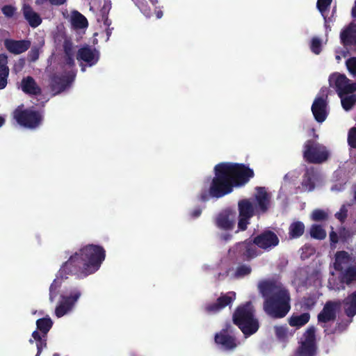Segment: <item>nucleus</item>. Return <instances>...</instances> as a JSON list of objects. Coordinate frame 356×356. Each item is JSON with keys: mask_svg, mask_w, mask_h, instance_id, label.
<instances>
[{"mask_svg": "<svg viewBox=\"0 0 356 356\" xmlns=\"http://www.w3.org/2000/svg\"><path fill=\"white\" fill-rule=\"evenodd\" d=\"M105 259L102 247L95 245H86L72 255L61 267L49 287V300L54 302L61 286L64 274L80 273L83 276L94 273Z\"/></svg>", "mask_w": 356, "mask_h": 356, "instance_id": "nucleus-1", "label": "nucleus"}, {"mask_svg": "<svg viewBox=\"0 0 356 356\" xmlns=\"http://www.w3.org/2000/svg\"><path fill=\"white\" fill-rule=\"evenodd\" d=\"M258 287L265 300V312L275 318L284 317L291 309L288 289L280 282L271 280L261 282Z\"/></svg>", "mask_w": 356, "mask_h": 356, "instance_id": "nucleus-2", "label": "nucleus"}, {"mask_svg": "<svg viewBox=\"0 0 356 356\" xmlns=\"http://www.w3.org/2000/svg\"><path fill=\"white\" fill-rule=\"evenodd\" d=\"M278 243L279 239L277 235L270 231H267L255 237L253 243L245 241L237 244L230 250L229 254H234L237 259L250 260L259 254L255 245L268 250L277 246Z\"/></svg>", "mask_w": 356, "mask_h": 356, "instance_id": "nucleus-3", "label": "nucleus"}, {"mask_svg": "<svg viewBox=\"0 0 356 356\" xmlns=\"http://www.w3.org/2000/svg\"><path fill=\"white\" fill-rule=\"evenodd\" d=\"M233 321L246 337L255 333L259 327L258 320L254 315L253 307L250 302L236 309L233 314Z\"/></svg>", "mask_w": 356, "mask_h": 356, "instance_id": "nucleus-4", "label": "nucleus"}, {"mask_svg": "<svg viewBox=\"0 0 356 356\" xmlns=\"http://www.w3.org/2000/svg\"><path fill=\"white\" fill-rule=\"evenodd\" d=\"M233 190V184L222 163L217 164L214 167V177L210 184L211 197L221 198L231 193Z\"/></svg>", "mask_w": 356, "mask_h": 356, "instance_id": "nucleus-5", "label": "nucleus"}, {"mask_svg": "<svg viewBox=\"0 0 356 356\" xmlns=\"http://www.w3.org/2000/svg\"><path fill=\"white\" fill-rule=\"evenodd\" d=\"M222 164L234 188L245 186L254 176L253 170L243 163L223 162Z\"/></svg>", "mask_w": 356, "mask_h": 356, "instance_id": "nucleus-6", "label": "nucleus"}, {"mask_svg": "<svg viewBox=\"0 0 356 356\" xmlns=\"http://www.w3.org/2000/svg\"><path fill=\"white\" fill-rule=\"evenodd\" d=\"M24 105L19 106L13 112L16 122L22 127L30 129L38 127L43 121L42 113L33 107L23 108Z\"/></svg>", "mask_w": 356, "mask_h": 356, "instance_id": "nucleus-7", "label": "nucleus"}, {"mask_svg": "<svg viewBox=\"0 0 356 356\" xmlns=\"http://www.w3.org/2000/svg\"><path fill=\"white\" fill-rule=\"evenodd\" d=\"M82 292L78 287H72L63 291L55 309V315L58 318L70 313L76 307Z\"/></svg>", "mask_w": 356, "mask_h": 356, "instance_id": "nucleus-8", "label": "nucleus"}, {"mask_svg": "<svg viewBox=\"0 0 356 356\" xmlns=\"http://www.w3.org/2000/svg\"><path fill=\"white\" fill-rule=\"evenodd\" d=\"M329 157V152L326 147L313 140H308L303 147V158L309 163H322Z\"/></svg>", "mask_w": 356, "mask_h": 356, "instance_id": "nucleus-9", "label": "nucleus"}, {"mask_svg": "<svg viewBox=\"0 0 356 356\" xmlns=\"http://www.w3.org/2000/svg\"><path fill=\"white\" fill-rule=\"evenodd\" d=\"M329 84L339 97L356 92V81L352 82L345 74L339 72H334L330 75Z\"/></svg>", "mask_w": 356, "mask_h": 356, "instance_id": "nucleus-10", "label": "nucleus"}, {"mask_svg": "<svg viewBox=\"0 0 356 356\" xmlns=\"http://www.w3.org/2000/svg\"><path fill=\"white\" fill-rule=\"evenodd\" d=\"M37 327L42 332L40 335L37 331H34L32 334V338L30 339V343L36 342L38 353L35 356H40V353L43 348L46 347V335L52 326V321L50 318H40L36 322Z\"/></svg>", "mask_w": 356, "mask_h": 356, "instance_id": "nucleus-11", "label": "nucleus"}, {"mask_svg": "<svg viewBox=\"0 0 356 356\" xmlns=\"http://www.w3.org/2000/svg\"><path fill=\"white\" fill-rule=\"evenodd\" d=\"M75 73L67 72L59 75L54 74L50 78V89L53 94L58 95L64 91L74 80Z\"/></svg>", "mask_w": 356, "mask_h": 356, "instance_id": "nucleus-12", "label": "nucleus"}, {"mask_svg": "<svg viewBox=\"0 0 356 356\" xmlns=\"http://www.w3.org/2000/svg\"><path fill=\"white\" fill-rule=\"evenodd\" d=\"M314 327L308 328L303 334L300 345L293 356H314L315 352Z\"/></svg>", "mask_w": 356, "mask_h": 356, "instance_id": "nucleus-13", "label": "nucleus"}, {"mask_svg": "<svg viewBox=\"0 0 356 356\" xmlns=\"http://www.w3.org/2000/svg\"><path fill=\"white\" fill-rule=\"evenodd\" d=\"M356 282V268H348L341 273V277H335L333 275L329 280L328 287L331 290L340 291L345 289L344 283L347 284Z\"/></svg>", "mask_w": 356, "mask_h": 356, "instance_id": "nucleus-14", "label": "nucleus"}, {"mask_svg": "<svg viewBox=\"0 0 356 356\" xmlns=\"http://www.w3.org/2000/svg\"><path fill=\"white\" fill-rule=\"evenodd\" d=\"M232 330L231 325H227L226 328L223 329L215 336L216 343L224 350H232L235 348L239 343L232 335Z\"/></svg>", "mask_w": 356, "mask_h": 356, "instance_id": "nucleus-15", "label": "nucleus"}, {"mask_svg": "<svg viewBox=\"0 0 356 356\" xmlns=\"http://www.w3.org/2000/svg\"><path fill=\"white\" fill-rule=\"evenodd\" d=\"M238 222H248L254 216H259V213L248 199H243L238 202Z\"/></svg>", "mask_w": 356, "mask_h": 356, "instance_id": "nucleus-16", "label": "nucleus"}, {"mask_svg": "<svg viewBox=\"0 0 356 356\" xmlns=\"http://www.w3.org/2000/svg\"><path fill=\"white\" fill-rule=\"evenodd\" d=\"M76 59L86 63L90 67L95 65L99 59V51L95 47L86 45L78 50Z\"/></svg>", "mask_w": 356, "mask_h": 356, "instance_id": "nucleus-17", "label": "nucleus"}, {"mask_svg": "<svg viewBox=\"0 0 356 356\" xmlns=\"http://www.w3.org/2000/svg\"><path fill=\"white\" fill-rule=\"evenodd\" d=\"M327 95L325 97L323 96L316 97L312 105L311 109L314 117L315 120L319 123L324 122L328 115L327 112Z\"/></svg>", "mask_w": 356, "mask_h": 356, "instance_id": "nucleus-18", "label": "nucleus"}, {"mask_svg": "<svg viewBox=\"0 0 356 356\" xmlns=\"http://www.w3.org/2000/svg\"><path fill=\"white\" fill-rule=\"evenodd\" d=\"M254 198L257 202L255 207L259 214L265 213L270 207V195L266 191L265 187L257 186Z\"/></svg>", "mask_w": 356, "mask_h": 356, "instance_id": "nucleus-19", "label": "nucleus"}, {"mask_svg": "<svg viewBox=\"0 0 356 356\" xmlns=\"http://www.w3.org/2000/svg\"><path fill=\"white\" fill-rule=\"evenodd\" d=\"M340 306L339 301L327 302L318 316L319 323L324 327L325 323L333 321L336 316V311L339 309Z\"/></svg>", "mask_w": 356, "mask_h": 356, "instance_id": "nucleus-20", "label": "nucleus"}, {"mask_svg": "<svg viewBox=\"0 0 356 356\" xmlns=\"http://www.w3.org/2000/svg\"><path fill=\"white\" fill-rule=\"evenodd\" d=\"M235 298L236 293L234 291H229L220 296L216 302L207 305L205 310L210 314L216 313L230 305Z\"/></svg>", "mask_w": 356, "mask_h": 356, "instance_id": "nucleus-21", "label": "nucleus"}, {"mask_svg": "<svg viewBox=\"0 0 356 356\" xmlns=\"http://www.w3.org/2000/svg\"><path fill=\"white\" fill-rule=\"evenodd\" d=\"M352 262L353 257L350 254L346 251H339L335 254L333 266L335 270L342 273L348 268H356V266H350Z\"/></svg>", "mask_w": 356, "mask_h": 356, "instance_id": "nucleus-22", "label": "nucleus"}, {"mask_svg": "<svg viewBox=\"0 0 356 356\" xmlns=\"http://www.w3.org/2000/svg\"><path fill=\"white\" fill-rule=\"evenodd\" d=\"M4 45L9 52L14 54H20L30 48L31 42L26 40H15L7 39L4 42Z\"/></svg>", "mask_w": 356, "mask_h": 356, "instance_id": "nucleus-23", "label": "nucleus"}, {"mask_svg": "<svg viewBox=\"0 0 356 356\" xmlns=\"http://www.w3.org/2000/svg\"><path fill=\"white\" fill-rule=\"evenodd\" d=\"M341 42L344 47H354L356 51V25L350 24L340 33Z\"/></svg>", "mask_w": 356, "mask_h": 356, "instance_id": "nucleus-24", "label": "nucleus"}, {"mask_svg": "<svg viewBox=\"0 0 356 356\" xmlns=\"http://www.w3.org/2000/svg\"><path fill=\"white\" fill-rule=\"evenodd\" d=\"M22 13L24 19L32 28H36L41 24L42 22L41 17L33 10L29 4L23 5Z\"/></svg>", "mask_w": 356, "mask_h": 356, "instance_id": "nucleus-25", "label": "nucleus"}, {"mask_svg": "<svg viewBox=\"0 0 356 356\" xmlns=\"http://www.w3.org/2000/svg\"><path fill=\"white\" fill-rule=\"evenodd\" d=\"M22 91L28 95H38L41 94V88L38 86L35 79L30 76L24 77L21 81Z\"/></svg>", "mask_w": 356, "mask_h": 356, "instance_id": "nucleus-26", "label": "nucleus"}, {"mask_svg": "<svg viewBox=\"0 0 356 356\" xmlns=\"http://www.w3.org/2000/svg\"><path fill=\"white\" fill-rule=\"evenodd\" d=\"M70 23L76 29H84L88 26L86 17L77 10L71 13Z\"/></svg>", "mask_w": 356, "mask_h": 356, "instance_id": "nucleus-27", "label": "nucleus"}, {"mask_svg": "<svg viewBox=\"0 0 356 356\" xmlns=\"http://www.w3.org/2000/svg\"><path fill=\"white\" fill-rule=\"evenodd\" d=\"M346 314L348 316L356 314V291L348 295L343 301Z\"/></svg>", "mask_w": 356, "mask_h": 356, "instance_id": "nucleus-28", "label": "nucleus"}, {"mask_svg": "<svg viewBox=\"0 0 356 356\" xmlns=\"http://www.w3.org/2000/svg\"><path fill=\"white\" fill-rule=\"evenodd\" d=\"M309 318L310 315L308 313H303L301 314H293L288 321L291 326L299 328L307 323Z\"/></svg>", "mask_w": 356, "mask_h": 356, "instance_id": "nucleus-29", "label": "nucleus"}, {"mask_svg": "<svg viewBox=\"0 0 356 356\" xmlns=\"http://www.w3.org/2000/svg\"><path fill=\"white\" fill-rule=\"evenodd\" d=\"M275 334L277 339L283 343H286L288 339L293 335V332L290 331L286 325H277L274 327Z\"/></svg>", "mask_w": 356, "mask_h": 356, "instance_id": "nucleus-30", "label": "nucleus"}, {"mask_svg": "<svg viewBox=\"0 0 356 356\" xmlns=\"http://www.w3.org/2000/svg\"><path fill=\"white\" fill-rule=\"evenodd\" d=\"M236 217V212L231 208H227L218 213L216 222H234Z\"/></svg>", "mask_w": 356, "mask_h": 356, "instance_id": "nucleus-31", "label": "nucleus"}, {"mask_svg": "<svg viewBox=\"0 0 356 356\" xmlns=\"http://www.w3.org/2000/svg\"><path fill=\"white\" fill-rule=\"evenodd\" d=\"M349 236V231L342 226L339 228L332 227V232L330 234V241L334 244L338 242L339 238L345 240Z\"/></svg>", "mask_w": 356, "mask_h": 356, "instance_id": "nucleus-32", "label": "nucleus"}, {"mask_svg": "<svg viewBox=\"0 0 356 356\" xmlns=\"http://www.w3.org/2000/svg\"><path fill=\"white\" fill-rule=\"evenodd\" d=\"M330 212L328 209H316L310 215V220L314 222H325L329 220Z\"/></svg>", "mask_w": 356, "mask_h": 356, "instance_id": "nucleus-33", "label": "nucleus"}, {"mask_svg": "<svg viewBox=\"0 0 356 356\" xmlns=\"http://www.w3.org/2000/svg\"><path fill=\"white\" fill-rule=\"evenodd\" d=\"M341 106L345 111L350 110L356 104V94L350 93L340 97Z\"/></svg>", "mask_w": 356, "mask_h": 356, "instance_id": "nucleus-34", "label": "nucleus"}, {"mask_svg": "<svg viewBox=\"0 0 356 356\" xmlns=\"http://www.w3.org/2000/svg\"><path fill=\"white\" fill-rule=\"evenodd\" d=\"M252 271L251 267L248 264L238 266L233 273L231 274L235 278H243L250 274Z\"/></svg>", "mask_w": 356, "mask_h": 356, "instance_id": "nucleus-35", "label": "nucleus"}, {"mask_svg": "<svg viewBox=\"0 0 356 356\" xmlns=\"http://www.w3.org/2000/svg\"><path fill=\"white\" fill-rule=\"evenodd\" d=\"M353 203L348 202L343 204L339 211L334 214L335 218L340 222H344L347 216L348 211L352 208Z\"/></svg>", "mask_w": 356, "mask_h": 356, "instance_id": "nucleus-36", "label": "nucleus"}, {"mask_svg": "<svg viewBox=\"0 0 356 356\" xmlns=\"http://www.w3.org/2000/svg\"><path fill=\"white\" fill-rule=\"evenodd\" d=\"M312 237L316 239H323L326 236V232L321 225H314L310 229Z\"/></svg>", "mask_w": 356, "mask_h": 356, "instance_id": "nucleus-37", "label": "nucleus"}, {"mask_svg": "<svg viewBox=\"0 0 356 356\" xmlns=\"http://www.w3.org/2000/svg\"><path fill=\"white\" fill-rule=\"evenodd\" d=\"M305 231L303 224H291L289 228V234L291 238H297L300 236Z\"/></svg>", "mask_w": 356, "mask_h": 356, "instance_id": "nucleus-38", "label": "nucleus"}, {"mask_svg": "<svg viewBox=\"0 0 356 356\" xmlns=\"http://www.w3.org/2000/svg\"><path fill=\"white\" fill-rule=\"evenodd\" d=\"M111 1H109L108 3L105 2L104 6L101 10L102 20L104 21V24L106 26H109L111 24V20L108 19V11L111 9Z\"/></svg>", "mask_w": 356, "mask_h": 356, "instance_id": "nucleus-39", "label": "nucleus"}, {"mask_svg": "<svg viewBox=\"0 0 356 356\" xmlns=\"http://www.w3.org/2000/svg\"><path fill=\"white\" fill-rule=\"evenodd\" d=\"M311 51L316 54L318 55L322 50V43L321 40L318 38H313L311 41V45H310Z\"/></svg>", "mask_w": 356, "mask_h": 356, "instance_id": "nucleus-40", "label": "nucleus"}, {"mask_svg": "<svg viewBox=\"0 0 356 356\" xmlns=\"http://www.w3.org/2000/svg\"><path fill=\"white\" fill-rule=\"evenodd\" d=\"M63 49L65 55L74 54L73 42L70 38H65L63 43Z\"/></svg>", "mask_w": 356, "mask_h": 356, "instance_id": "nucleus-41", "label": "nucleus"}, {"mask_svg": "<svg viewBox=\"0 0 356 356\" xmlns=\"http://www.w3.org/2000/svg\"><path fill=\"white\" fill-rule=\"evenodd\" d=\"M346 67L354 77H356V57H351L346 61Z\"/></svg>", "mask_w": 356, "mask_h": 356, "instance_id": "nucleus-42", "label": "nucleus"}, {"mask_svg": "<svg viewBox=\"0 0 356 356\" xmlns=\"http://www.w3.org/2000/svg\"><path fill=\"white\" fill-rule=\"evenodd\" d=\"M332 0H317L318 10L324 16V13L329 8Z\"/></svg>", "mask_w": 356, "mask_h": 356, "instance_id": "nucleus-43", "label": "nucleus"}, {"mask_svg": "<svg viewBox=\"0 0 356 356\" xmlns=\"http://www.w3.org/2000/svg\"><path fill=\"white\" fill-rule=\"evenodd\" d=\"M40 56V48L37 46H33L28 53V59L31 62H35Z\"/></svg>", "mask_w": 356, "mask_h": 356, "instance_id": "nucleus-44", "label": "nucleus"}, {"mask_svg": "<svg viewBox=\"0 0 356 356\" xmlns=\"http://www.w3.org/2000/svg\"><path fill=\"white\" fill-rule=\"evenodd\" d=\"M348 143L351 147L356 148V127H353L349 130Z\"/></svg>", "mask_w": 356, "mask_h": 356, "instance_id": "nucleus-45", "label": "nucleus"}, {"mask_svg": "<svg viewBox=\"0 0 356 356\" xmlns=\"http://www.w3.org/2000/svg\"><path fill=\"white\" fill-rule=\"evenodd\" d=\"M16 8L12 5H5L2 7L1 11L2 13L6 17H13L16 13Z\"/></svg>", "mask_w": 356, "mask_h": 356, "instance_id": "nucleus-46", "label": "nucleus"}, {"mask_svg": "<svg viewBox=\"0 0 356 356\" xmlns=\"http://www.w3.org/2000/svg\"><path fill=\"white\" fill-rule=\"evenodd\" d=\"M8 57L6 54H0V70L5 73L9 74V68L7 66Z\"/></svg>", "mask_w": 356, "mask_h": 356, "instance_id": "nucleus-47", "label": "nucleus"}, {"mask_svg": "<svg viewBox=\"0 0 356 356\" xmlns=\"http://www.w3.org/2000/svg\"><path fill=\"white\" fill-rule=\"evenodd\" d=\"M47 2H49L51 5L60 6L66 2V0H35V4L42 6Z\"/></svg>", "mask_w": 356, "mask_h": 356, "instance_id": "nucleus-48", "label": "nucleus"}, {"mask_svg": "<svg viewBox=\"0 0 356 356\" xmlns=\"http://www.w3.org/2000/svg\"><path fill=\"white\" fill-rule=\"evenodd\" d=\"M316 303V298L314 296H311L307 298H305L302 300V307L305 309H311Z\"/></svg>", "mask_w": 356, "mask_h": 356, "instance_id": "nucleus-49", "label": "nucleus"}, {"mask_svg": "<svg viewBox=\"0 0 356 356\" xmlns=\"http://www.w3.org/2000/svg\"><path fill=\"white\" fill-rule=\"evenodd\" d=\"M218 227H219L220 230L221 231V232H231L234 228V225L236 224H218ZM221 235L223 236V238L225 239H227V236H223L222 233H221Z\"/></svg>", "mask_w": 356, "mask_h": 356, "instance_id": "nucleus-50", "label": "nucleus"}, {"mask_svg": "<svg viewBox=\"0 0 356 356\" xmlns=\"http://www.w3.org/2000/svg\"><path fill=\"white\" fill-rule=\"evenodd\" d=\"M211 197V193H210V188H209V190H202L199 195H198V199L199 200H200L201 202H207L209 198Z\"/></svg>", "mask_w": 356, "mask_h": 356, "instance_id": "nucleus-51", "label": "nucleus"}, {"mask_svg": "<svg viewBox=\"0 0 356 356\" xmlns=\"http://www.w3.org/2000/svg\"><path fill=\"white\" fill-rule=\"evenodd\" d=\"M8 74L0 70V90L3 89L6 86Z\"/></svg>", "mask_w": 356, "mask_h": 356, "instance_id": "nucleus-52", "label": "nucleus"}, {"mask_svg": "<svg viewBox=\"0 0 356 356\" xmlns=\"http://www.w3.org/2000/svg\"><path fill=\"white\" fill-rule=\"evenodd\" d=\"M202 209L200 207H197L189 211V216L192 218L195 219V218H198L199 216H200V215L202 214Z\"/></svg>", "mask_w": 356, "mask_h": 356, "instance_id": "nucleus-53", "label": "nucleus"}, {"mask_svg": "<svg viewBox=\"0 0 356 356\" xmlns=\"http://www.w3.org/2000/svg\"><path fill=\"white\" fill-rule=\"evenodd\" d=\"M74 54L65 55V63L70 67H73L74 65Z\"/></svg>", "mask_w": 356, "mask_h": 356, "instance_id": "nucleus-54", "label": "nucleus"}, {"mask_svg": "<svg viewBox=\"0 0 356 356\" xmlns=\"http://www.w3.org/2000/svg\"><path fill=\"white\" fill-rule=\"evenodd\" d=\"M324 17V19H325V26L326 27V29H329V31L331 30V27H330V25L329 24L330 22H332V19L330 18H327L326 17L323 16Z\"/></svg>", "mask_w": 356, "mask_h": 356, "instance_id": "nucleus-55", "label": "nucleus"}, {"mask_svg": "<svg viewBox=\"0 0 356 356\" xmlns=\"http://www.w3.org/2000/svg\"><path fill=\"white\" fill-rule=\"evenodd\" d=\"M238 229L235 231V233L238 232L239 230L244 231L247 229V224H237Z\"/></svg>", "mask_w": 356, "mask_h": 356, "instance_id": "nucleus-56", "label": "nucleus"}, {"mask_svg": "<svg viewBox=\"0 0 356 356\" xmlns=\"http://www.w3.org/2000/svg\"><path fill=\"white\" fill-rule=\"evenodd\" d=\"M155 14H156L157 19H161L163 15V11L160 8H156Z\"/></svg>", "mask_w": 356, "mask_h": 356, "instance_id": "nucleus-57", "label": "nucleus"}, {"mask_svg": "<svg viewBox=\"0 0 356 356\" xmlns=\"http://www.w3.org/2000/svg\"><path fill=\"white\" fill-rule=\"evenodd\" d=\"M351 14L353 17L356 18V0L355 1V6L352 8Z\"/></svg>", "mask_w": 356, "mask_h": 356, "instance_id": "nucleus-58", "label": "nucleus"}, {"mask_svg": "<svg viewBox=\"0 0 356 356\" xmlns=\"http://www.w3.org/2000/svg\"><path fill=\"white\" fill-rule=\"evenodd\" d=\"M6 122L4 117L0 115V127H1Z\"/></svg>", "mask_w": 356, "mask_h": 356, "instance_id": "nucleus-59", "label": "nucleus"}, {"mask_svg": "<svg viewBox=\"0 0 356 356\" xmlns=\"http://www.w3.org/2000/svg\"><path fill=\"white\" fill-rule=\"evenodd\" d=\"M305 249L309 250L310 254H312L313 252V249L310 247L306 246V247H305Z\"/></svg>", "mask_w": 356, "mask_h": 356, "instance_id": "nucleus-60", "label": "nucleus"}, {"mask_svg": "<svg viewBox=\"0 0 356 356\" xmlns=\"http://www.w3.org/2000/svg\"><path fill=\"white\" fill-rule=\"evenodd\" d=\"M143 12L146 16L148 17L149 15V10L147 11L146 10H144Z\"/></svg>", "mask_w": 356, "mask_h": 356, "instance_id": "nucleus-61", "label": "nucleus"}, {"mask_svg": "<svg viewBox=\"0 0 356 356\" xmlns=\"http://www.w3.org/2000/svg\"><path fill=\"white\" fill-rule=\"evenodd\" d=\"M353 201H356V186H355V191H354V199H353Z\"/></svg>", "mask_w": 356, "mask_h": 356, "instance_id": "nucleus-62", "label": "nucleus"}, {"mask_svg": "<svg viewBox=\"0 0 356 356\" xmlns=\"http://www.w3.org/2000/svg\"><path fill=\"white\" fill-rule=\"evenodd\" d=\"M150 1L152 3L153 5H155L158 3V0H150Z\"/></svg>", "mask_w": 356, "mask_h": 356, "instance_id": "nucleus-63", "label": "nucleus"}, {"mask_svg": "<svg viewBox=\"0 0 356 356\" xmlns=\"http://www.w3.org/2000/svg\"><path fill=\"white\" fill-rule=\"evenodd\" d=\"M107 35H110L111 34V31L110 29H107L106 31Z\"/></svg>", "mask_w": 356, "mask_h": 356, "instance_id": "nucleus-64", "label": "nucleus"}]
</instances>
